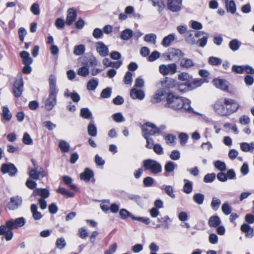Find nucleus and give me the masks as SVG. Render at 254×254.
Masks as SVG:
<instances>
[{
  "mask_svg": "<svg viewBox=\"0 0 254 254\" xmlns=\"http://www.w3.org/2000/svg\"><path fill=\"white\" fill-rule=\"evenodd\" d=\"M239 107V104L235 100L223 98L216 101L213 105V109L219 116L227 117L235 113Z\"/></svg>",
  "mask_w": 254,
  "mask_h": 254,
  "instance_id": "f257e3e1",
  "label": "nucleus"
},
{
  "mask_svg": "<svg viewBox=\"0 0 254 254\" xmlns=\"http://www.w3.org/2000/svg\"><path fill=\"white\" fill-rule=\"evenodd\" d=\"M190 102L186 98H184L172 92L167 93L166 106L174 110L184 109L189 110L190 108Z\"/></svg>",
  "mask_w": 254,
  "mask_h": 254,
  "instance_id": "f03ea898",
  "label": "nucleus"
},
{
  "mask_svg": "<svg viewBox=\"0 0 254 254\" xmlns=\"http://www.w3.org/2000/svg\"><path fill=\"white\" fill-rule=\"evenodd\" d=\"M143 166L146 170H150L151 173L157 174L162 171V166L156 160L148 159L142 162Z\"/></svg>",
  "mask_w": 254,
  "mask_h": 254,
  "instance_id": "7ed1b4c3",
  "label": "nucleus"
},
{
  "mask_svg": "<svg viewBox=\"0 0 254 254\" xmlns=\"http://www.w3.org/2000/svg\"><path fill=\"white\" fill-rule=\"evenodd\" d=\"M143 132V136L147 139L148 135H153L160 133V129L153 124L151 123H146L141 127Z\"/></svg>",
  "mask_w": 254,
  "mask_h": 254,
  "instance_id": "20e7f679",
  "label": "nucleus"
},
{
  "mask_svg": "<svg viewBox=\"0 0 254 254\" xmlns=\"http://www.w3.org/2000/svg\"><path fill=\"white\" fill-rule=\"evenodd\" d=\"M23 81L21 74L17 75L13 84V90L15 97H20L22 93L23 88Z\"/></svg>",
  "mask_w": 254,
  "mask_h": 254,
  "instance_id": "39448f33",
  "label": "nucleus"
},
{
  "mask_svg": "<svg viewBox=\"0 0 254 254\" xmlns=\"http://www.w3.org/2000/svg\"><path fill=\"white\" fill-rule=\"evenodd\" d=\"M159 72L163 75L174 74L177 72V66L176 64L172 63L166 64H161L159 66Z\"/></svg>",
  "mask_w": 254,
  "mask_h": 254,
  "instance_id": "423d86ee",
  "label": "nucleus"
},
{
  "mask_svg": "<svg viewBox=\"0 0 254 254\" xmlns=\"http://www.w3.org/2000/svg\"><path fill=\"white\" fill-rule=\"evenodd\" d=\"M182 0H167V8L172 12H176L182 9Z\"/></svg>",
  "mask_w": 254,
  "mask_h": 254,
  "instance_id": "0eeeda50",
  "label": "nucleus"
},
{
  "mask_svg": "<svg viewBox=\"0 0 254 254\" xmlns=\"http://www.w3.org/2000/svg\"><path fill=\"white\" fill-rule=\"evenodd\" d=\"M22 199L19 196H15L11 197L9 202L6 205L7 208L10 210L17 209L22 204Z\"/></svg>",
  "mask_w": 254,
  "mask_h": 254,
  "instance_id": "6e6552de",
  "label": "nucleus"
},
{
  "mask_svg": "<svg viewBox=\"0 0 254 254\" xmlns=\"http://www.w3.org/2000/svg\"><path fill=\"white\" fill-rule=\"evenodd\" d=\"M57 92H49V95L45 101V106L47 110H51L57 104Z\"/></svg>",
  "mask_w": 254,
  "mask_h": 254,
  "instance_id": "1a4fd4ad",
  "label": "nucleus"
},
{
  "mask_svg": "<svg viewBox=\"0 0 254 254\" xmlns=\"http://www.w3.org/2000/svg\"><path fill=\"white\" fill-rule=\"evenodd\" d=\"M25 223V219L20 217L16 219H11L6 222V226L9 229H16L22 227Z\"/></svg>",
  "mask_w": 254,
  "mask_h": 254,
  "instance_id": "9d476101",
  "label": "nucleus"
},
{
  "mask_svg": "<svg viewBox=\"0 0 254 254\" xmlns=\"http://www.w3.org/2000/svg\"><path fill=\"white\" fill-rule=\"evenodd\" d=\"M1 172L3 174L8 173L10 176L13 177L16 174L17 169L12 163L3 164L1 167Z\"/></svg>",
  "mask_w": 254,
  "mask_h": 254,
  "instance_id": "9b49d317",
  "label": "nucleus"
},
{
  "mask_svg": "<svg viewBox=\"0 0 254 254\" xmlns=\"http://www.w3.org/2000/svg\"><path fill=\"white\" fill-rule=\"evenodd\" d=\"M213 83L214 86L217 88L227 92L230 91L229 83L225 79L215 78L213 80Z\"/></svg>",
  "mask_w": 254,
  "mask_h": 254,
  "instance_id": "f8f14e48",
  "label": "nucleus"
},
{
  "mask_svg": "<svg viewBox=\"0 0 254 254\" xmlns=\"http://www.w3.org/2000/svg\"><path fill=\"white\" fill-rule=\"evenodd\" d=\"M184 56V53L179 49L170 48L168 50V58L170 61H173L179 60Z\"/></svg>",
  "mask_w": 254,
  "mask_h": 254,
  "instance_id": "ddd939ff",
  "label": "nucleus"
},
{
  "mask_svg": "<svg viewBox=\"0 0 254 254\" xmlns=\"http://www.w3.org/2000/svg\"><path fill=\"white\" fill-rule=\"evenodd\" d=\"M96 51L102 57H106L109 54V49L108 47L102 42H97L95 44Z\"/></svg>",
  "mask_w": 254,
  "mask_h": 254,
  "instance_id": "4468645a",
  "label": "nucleus"
},
{
  "mask_svg": "<svg viewBox=\"0 0 254 254\" xmlns=\"http://www.w3.org/2000/svg\"><path fill=\"white\" fill-rule=\"evenodd\" d=\"M194 35L196 37H200L202 36V38H199L197 40V43H199V46L200 47H204L207 43V39L209 37V34L203 31H196Z\"/></svg>",
  "mask_w": 254,
  "mask_h": 254,
  "instance_id": "2eb2a0df",
  "label": "nucleus"
},
{
  "mask_svg": "<svg viewBox=\"0 0 254 254\" xmlns=\"http://www.w3.org/2000/svg\"><path fill=\"white\" fill-rule=\"evenodd\" d=\"M130 96L132 99L142 100L144 98L145 94L143 90L133 88L130 90Z\"/></svg>",
  "mask_w": 254,
  "mask_h": 254,
  "instance_id": "dca6fc26",
  "label": "nucleus"
},
{
  "mask_svg": "<svg viewBox=\"0 0 254 254\" xmlns=\"http://www.w3.org/2000/svg\"><path fill=\"white\" fill-rule=\"evenodd\" d=\"M50 192L46 189H36L34 190L32 196H41V198L45 199L49 197Z\"/></svg>",
  "mask_w": 254,
  "mask_h": 254,
  "instance_id": "f3484780",
  "label": "nucleus"
},
{
  "mask_svg": "<svg viewBox=\"0 0 254 254\" xmlns=\"http://www.w3.org/2000/svg\"><path fill=\"white\" fill-rule=\"evenodd\" d=\"M77 15L75 10L73 8H69L67 11V15L66 19V24L70 25L76 18Z\"/></svg>",
  "mask_w": 254,
  "mask_h": 254,
  "instance_id": "a211bd4d",
  "label": "nucleus"
},
{
  "mask_svg": "<svg viewBox=\"0 0 254 254\" xmlns=\"http://www.w3.org/2000/svg\"><path fill=\"white\" fill-rule=\"evenodd\" d=\"M195 32L192 30L188 31L185 37V40L188 44L194 45L197 43V41L195 38H197L194 35Z\"/></svg>",
  "mask_w": 254,
  "mask_h": 254,
  "instance_id": "6ab92c4d",
  "label": "nucleus"
},
{
  "mask_svg": "<svg viewBox=\"0 0 254 254\" xmlns=\"http://www.w3.org/2000/svg\"><path fill=\"white\" fill-rule=\"evenodd\" d=\"M49 92H57L58 89L57 87L56 77L53 74L50 75L49 77Z\"/></svg>",
  "mask_w": 254,
  "mask_h": 254,
  "instance_id": "aec40b11",
  "label": "nucleus"
},
{
  "mask_svg": "<svg viewBox=\"0 0 254 254\" xmlns=\"http://www.w3.org/2000/svg\"><path fill=\"white\" fill-rule=\"evenodd\" d=\"M161 85L164 88H172L176 85V81L171 78L166 77L161 82Z\"/></svg>",
  "mask_w": 254,
  "mask_h": 254,
  "instance_id": "412c9836",
  "label": "nucleus"
},
{
  "mask_svg": "<svg viewBox=\"0 0 254 254\" xmlns=\"http://www.w3.org/2000/svg\"><path fill=\"white\" fill-rule=\"evenodd\" d=\"M153 6L156 7L159 13H161L165 8V4L163 0H148Z\"/></svg>",
  "mask_w": 254,
  "mask_h": 254,
  "instance_id": "4be33fe9",
  "label": "nucleus"
},
{
  "mask_svg": "<svg viewBox=\"0 0 254 254\" xmlns=\"http://www.w3.org/2000/svg\"><path fill=\"white\" fill-rule=\"evenodd\" d=\"M241 230L245 233L247 238H251L254 235V229L248 224H244L241 227Z\"/></svg>",
  "mask_w": 254,
  "mask_h": 254,
  "instance_id": "5701e85b",
  "label": "nucleus"
},
{
  "mask_svg": "<svg viewBox=\"0 0 254 254\" xmlns=\"http://www.w3.org/2000/svg\"><path fill=\"white\" fill-rule=\"evenodd\" d=\"M221 223L220 217L217 215L211 216L208 221V224L210 227H217Z\"/></svg>",
  "mask_w": 254,
  "mask_h": 254,
  "instance_id": "b1692460",
  "label": "nucleus"
},
{
  "mask_svg": "<svg viewBox=\"0 0 254 254\" xmlns=\"http://www.w3.org/2000/svg\"><path fill=\"white\" fill-rule=\"evenodd\" d=\"M93 176V172L89 168H86L85 171L80 174V177L81 180H82L86 182H88Z\"/></svg>",
  "mask_w": 254,
  "mask_h": 254,
  "instance_id": "393cba45",
  "label": "nucleus"
},
{
  "mask_svg": "<svg viewBox=\"0 0 254 254\" xmlns=\"http://www.w3.org/2000/svg\"><path fill=\"white\" fill-rule=\"evenodd\" d=\"M193 62L192 60L188 58H183L181 61L180 65L184 68H190L194 65Z\"/></svg>",
  "mask_w": 254,
  "mask_h": 254,
  "instance_id": "a878e982",
  "label": "nucleus"
},
{
  "mask_svg": "<svg viewBox=\"0 0 254 254\" xmlns=\"http://www.w3.org/2000/svg\"><path fill=\"white\" fill-rule=\"evenodd\" d=\"M30 210L32 214V216L34 220H38L42 218V215L41 213L38 211V207L36 204H31L30 207Z\"/></svg>",
  "mask_w": 254,
  "mask_h": 254,
  "instance_id": "bb28decb",
  "label": "nucleus"
},
{
  "mask_svg": "<svg viewBox=\"0 0 254 254\" xmlns=\"http://www.w3.org/2000/svg\"><path fill=\"white\" fill-rule=\"evenodd\" d=\"M241 149L244 152H253L254 150V143L243 142L240 144Z\"/></svg>",
  "mask_w": 254,
  "mask_h": 254,
  "instance_id": "cd10ccee",
  "label": "nucleus"
},
{
  "mask_svg": "<svg viewBox=\"0 0 254 254\" xmlns=\"http://www.w3.org/2000/svg\"><path fill=\"white\" fill-rule=\"evenodd\" d=\"M20 55L25 65H30L32 63L33 59L30 57L29 54L27 52L22 51L20 52Z\"/></svg>",
  "mask_w": 254,
  "mask_h": 254,
  "instance_id": "c85d7f7f",
  "label": "nucleus"
},
{
  "mask_svg": "<svg viewBox=\"0 0 254 254\" xmlns=\"http://www.w3.org/2000/svg\"><path fill=\"white\" fill-rule=\"evenodd\" d=\"M165 92L163 90H158L154 96L151 98V102L152 103H157L160 102L162 97L164 95Z\"/></svg>",
  "mask_w": 254,
  "mask_h": 254,
  "instance_id": "c756f323",
  "label": "nucleus"
},
{
  "mask_svg": "<svg viewBox=\"0 0 254 254\" xmlns=\"http://www.w3.org/2000/svg\"><path fill=\"white\" fill-rule=\"evenodd\" d=\"M133 35V31L130 29H126L123 30L121 34V38L124 40H128Z\"/></svg>",
  "mask_w": 254,
  "mask_h": 254,
  "instance_id": "7c9ffc66",
  "label": "nucleus"
},
{
  "mask_svg": "<svg viewBox=\"0 0 254 254\" xmlns=\"http://www.w3.org/2000/svg\"><path fill=\"white\" fill-rule=\"evenodd\" d=\"M175 36L173 34H169L165 37L162 41V45L165 47L169 46L171 43L175 40Z\"/></svg>",
  "mask_w": 254,
  "mask_h": 254,
  "instance_id": "2f4dec72",
  "label": "nucleus"
},
{
  "mask_svg": "<svg viewBox=\"0 0 254 254\" xmlns=\"http://www.w3.org/2000/svg\"><path fill=\"white\" fill-rule=\"evenodd\" d=\"M85 51V46L83 44L76 45L74 47L73 54L76 56L82 55Z\"/></svg>",
  "mask_w": 254,
  "mask_h": 254,
  "instance_id": "473e14b6",
  "label": "nucleus"
},
{
  "mask_svg": "<svg viewBox=\"0 0 254 254\" xmlns=\"http://www.w3.org/2000/svg\"><path fill=\"white\" fill-rule=\"evenodd\" d=\"M203 83L202 79H195L190 83H188V89L192 90L200 86Z\"/></svg>",
  "mask_w": 254,
  "mask_h": 254,
  "instance_id": "72a5a7b5",
  "label": "nucleus"
},
{
  "mask_svg": "<svg viewBox=\"0 0 254 254\" xmlns=\"http://www.w3.org/2000/svg\"><path fill=\"white\" fill-rule=\"evenodd\" d=\"M178 76L179 80L186 82L190 81L192 78L191 75L186 72H182L180 73Z\"/></svg>",
  "mask_w": 254,
  "mask_h": 254,
  "instance_id": "f704fd0d",
  "label": "nucleus"
},
{
  "mask_svg": "<svg viewBox=\"0 0 254 254\" xmlns=\"http://www.w3.org/2000/svg\"><path fill=\"white\" fill-rule=\"evenodd\" d=\"M184 182L185 184L183 187V190L186 193L189 194L192 190V183L186 179L184 180Z\"/></svg>",
  "mask_w": 254,
  "mask_h": 254,
  "instance_id": "c9c22d12",
  "label": "nucleus"
},
{
  "mask_svg": "<svg viewBox=\"0 0 254 254\" xmlns=\"http://www.w3.org/2000/svg\"><path fill=\"white\" fill-rule=\"evenodd\" d=\"M156 35L153 33L146 34L144 37V40L148 43H150L153 45L156 44Z\"/></svg>",
  "mask_w": 254,
  "mask_h": 254,
  "instance_id": "e433bc0d",
  "label": "nucleus"
},
{
  "mask_svg": "<svg viewBox=\"0 0 254 254\" xmlns=\"http://www.w3.org/2000/svg\"><path fill=\"white\" fill-rule=\"evenodd\" d=\"M241 44L238 40L233 39L229 42V46L231 50L236 51L239 49Z\"/></svg>",
  "mask_w": 254,
  "mask_h": 254,
  "instance_id": "4c0bfd02",
  "label": "nucleus"
},
{
  "mask_svg": "<svg viewBox=\"0 0 254 254\" xmlns=\"http://www.w3.org/2000/svg\"><path fill=\"white\" fill-rule=\"evenodd\" d=\"M226 7L227 10L234 14L236 11V4L234 0H232L229 2H226Z\"/></svg>",
  "mask_w": 254,
  "mask_h": 254,
  "instance_id": "58836bf2",
  "label": "nucleus"
},
{
  "mask_svg": "<svg viewBox=\"0 0 254 254\" xmlns=\"http://www.w3.org/2000/svg\"><path fill=\"white\" fill-rule=\"evenodd\" d=\"M162 190H164L167 195L172 198L175 197V194L174 193V189L172 186L170 185L164 186L161 188Z\"/></svg>",
  "mask_w": 254,
  "mask_h": 254,
  "instance_id": "ea45409f",
  "label": "nucleus"
},
{
  "mask_svg": "<svg viewBox=\"0 0 254 254\" xmlns=\"http://www.w3.org/2000/svg\"><path fill=\"white\" fill-rule=\"evenodd\" d=\"M176 167V164L171 161L168 162L165 166V170L166 173H165V176H167V173L172 172L174 171Z\"/></svg>",
  "mask_w": 254,
  "mask_h": 254,
  "instance_id": "a19ab883",
  "label": "nucleus"
},
{
  "mask_svg": "<svg viewBox=\"0 0 254 254\" xmlns=\"http://www.w3.org/2000/svg\"><path fill=\"white\" fill-rule=\"evenodd\" d=\"M98 85V81L95 78H92L88 81L87 85V88L89 90H94Z\"/></svg>",
  "mask_w": 254,
  "mask_h": 254,
  "instance_id": "79ce46f5",
  "label": "nucleus"
},
{
  "mask_svg": "<svg viewBox=\"0 0 254 254\" xmlns=\"http://www.w3.org/2000/svg\"><path fill=\"white\" fill-rule=\"evenodd\" d=\"M2 116L4 120L9 121L12 118V114L10 112L9 110L7 107L3 106L2 107Z\"/></svg>",
  "mask_w": 254,
  "mask_h": 254,
  "instance_id": "37998d69",
  "label": "nucleus"
},
{
  "mask_svg": "<svg viewBox=\"0 0 254 254\" xmlns=\"http://www.w3.org/2000/svg\"><path fill=\"white\" fill-rule=\"evenodd\" d=\"M89 74V70L87 66H82L77 70V74L82 77H86Z\"/></svg>",
  "mask_w": 254,
  "mask_h": 254,
  "instance_id": "c03bdc74",
  "label": "nucleus"
},
{
  "mask_svg": "<svg viewBox=\"0 0 254 254\" xmlns=\"http://www.w3.org/2000/svg\"><path fill=\"white\" fill-rule=\"evenodd\" d=\"M165 140L166 144L171 146H174L176 140V137L175 135L169 134L165 137Z\"/></svg>",
  "mask_w": 254,
  "mask_h": 254,
  "instance_id": "a18cd8bd",
  "label": "nucleus"
},
{
  "mask_svg": "<svg viewBox=\"0 0 254 254\" xmlns=\"http://www.w3.org/2000/svg\"><path fill=\"white\" fill-rule=\"evenodd\" d=\"M204 199V196L201 193H196L193 196L194 201L199 205L203 203Z\"/></svg>",
  "mask_w": 254,
  "mask_h": 254,
  "instance_id": "49530a36",
  "label": "nucleus"
},
{
  "mask_svg": "<svg viewBox=\"0 0 254 254\" xmlns=\"http://www.w3.org/2000/svg\"><path fill=\"white\" fill-rule=\"evenodd\" d=\"M221 203V200L217 197H213L211 202V207L214 210H217Z\"/></svg>",
  "mask_w": 254,
  "mask_h": 254,
  "instance_id": "de8ad7c7",
  "label": "nucleus"
},
{
  "mask_svg": "<svg viewBox=\"0 0 254 254\" xmlns=\"http://www.w3.org/2000/svg\"><path fill=\"white\" fill-rule=\"evenodd\" d=\"M59 146L64 152H67L69 151L70 146L68 143L64 140H61L59 142Z\"/></svg>",
  "mask_w": 254,
  "mask_h": 254,
  "instance_id": "09e8293b",
  "label": "nucleus"
},
{
  "mask_svg": "<svg viewBox=\"0 0 254 254\" xmlns=\"http://www.w3.org/2000/svg\"><path fill=\"white\" fill-rule=\"evenodd\" d=\"M178 138L180 140V144L182 146H185L187 143L189 136L187 133L182 132L179 134Z\"/></svg>",
  "mask_w": 254,
  "mask_h": 254,
  "instance_id": "8fccbe9b",
  "label": "nucleus"
},
{
  "mask_svg": "<svg viewBox=\"0 0 254 254\" xmlns=\"http://www.w3.org/2000/svg\"><path fill=\"white\" fill-rule=\"evenodd\" d=\"M239 122L241 125L246 126L250 123L251 119L248 116L243 115L240 117Z\"/></svg>",
  "mask_w": 254,
  "mask_h": 254,
  "instance_id": "3c124183",
  "label": "nucleus"
},
{
  "mask_svg": "<svg viewBox=\"0 0 254 254\" xmlns=\"http://www.w3.org/2000/svg\"><path fill=\"white\" fill-rule=\"evenodd\" d=\"M128 198L138 205H141L142 203V199L138 195L131 194L128 195Z\"/></svg>",
  "mask_w": 254,
  "mask_h": 254,
  "instance_id": "603ef678",
  "label": "nucleus"
},
{
  "mask_svg": "<svg viewBox=\"0 0 254 254\" xmlns=\"http://www.w3.org/2000/svg\"><path fill=\"white\" fill-rule=\"evenodd\" d=\"M221 210L223 213L226 215L230 214L232 212V208L227 202H225L222 204Z\"/></svg>",
  "mask_w": 254,
  "mask_h": 254,
  "instance_id": "864d4df0",
  "label": "nucleus"
},
{
  "mask_svg": "<svg viewBox=\"0 0 254 254\" xmlns=\"http://www.w3.org/2000/svg\"><path fill=\"white\" fill-rule=\"evenodd\" d=\"M214 167L221 171L226 170V166L224 162L218 160L214 162Z\"/></svg>",
  "mask_w": 254,
  "mask_h": 254,
  "instance_id": "5fc2aeb1",
  "label": "nucleus"
},
{
  "mask_svg": "<svg viewBox=\"0 0 254 254\" xmlns=\"http://www.w3.org/2000/svg\"><path fill=\"white\" fill-rule=\"evenodd\" d=\"M88 133L89 135L92 136H96L97 135V128L96 126L90 123L88 126Z\"/></svg>",
  "mask_w": 254,
  "mask_h": 254,
  "instance_id": "6e6d98bb",
  "label": "nucleus"
},
{
  "mask_svg": "<svg viewBox=\"0 0 254 254\" xmlns=\"http://www.w3.org/2000/svg\"><path fill=\"white\" fill-rule=\"evenodd\" d=\"M28 174L31 178L34 180H38L39 174L38 167H35V169H29Z\"/></svg>",
  "mask_w": 254,
  "mask_h": 254,
  "instance_id": "4d7b16f0",
  "label": "nucleus"
},
{
  "mask_svg": "<svg viewBox=\"0 0 254 254\" xmlns=\"http://www.w3.org/2000/svg\"><path fill=\"white\" fill-rule=\"evenodd\" d=\"M80 115L85 119H89L92 116V113L88 108H84L81 109Z\"/></svg>",
  "mask_w": 254,
  "mask_h": 254,
  "instance_id": "13d9d810",
  "label": "nucleus"
},
{
  "mask_svg": "<svg viewBox=\"0 0 254 254\" xmlns=\"http://www.w3.org/2000/svg\"><path fill=\"white\" fill-rule=\"evenodd\" d=\"M56 246L59 249H63L66 246V242L64 238H58L56 242Z\"/></svg>",
  "mask_w": 254,
  "mask_h": 254,
  "instance_id": "bf43d9fd",
  "label": "nucleus"
},
{
  "mask_svg": "<svg viewBox=\"0 0 254 254\" xmlns=\"http://www.w3.org/2000/svg\"><path fill=\"white\" fill-rule=\"evenodd\" d=\"M115 122L117 123L123 122L125 121V118L121 113H117L112 115Z\"/></svg>",
  "mask_w": 254,
  "mask_h": 254,
  "instance_id": "052dcab7",
  "label": "nucleus"
},
{
  "mask_svg": "<svg viewBox=\"0 0 254 254\" xmlns=\"http://www.w3.org/2000/svg\"><path fill=\"white\" fill-rule=\"evenodd\" d=\"M208 63L212 65H218L221 64L222 60L218 58L211 57L209 59Z\"/></svg>",
  "mask_w": 254,
  "mask_h": 254,
  "instance_id": "680f3d73",
  "label": "nucleus"
},
{
  "mask_svg": "<svg viewBox=\"0 0 254 254\" xmlns=\"http://www.w3.org/2000/svg\"><path fill=\"white\" fill-rule=\"evenodd\" d=\"M244 65H233L232 67V70L236 73L242 74L244 72Z\"/></svg>",
  "mask_w": 254,
  "mask_h": 254,
  "instance_id": "e2e57ef3",
  "label": "nucleus"
},
{
  "mask_svg": "<svg viewBox=\"0 0 254 254\" xmlns=\"http://www.w3.org/2000/svg\"><path fill=\"white\" fill-rule=\"evenodd\" d=\"M120 215L123 219H126L127 217H129L132 219V216H133V215L125 209H122L120 211Z\"/></svg>",
  "mask_w": 254,
  "mask_h": 254,
  "instance_id": "0e129e2a",
  "label": "nucleus"
},
{
  "mask_svg": "<svg viewBox=\"0 0 254 254\" xmlns=\"http://www.w3.org/2000/svg\"><path fill=\"white\" fill-rule=\"evenodd\" d=\"M65 24H66V21H64V20L61 18H58L55 21V26L58 29H63Z\"/></svg>",
  "mask_w": 254,
  "mask_h": 254,
  "instance_id": "69168bd1",
  "label": "nucleus"
},
{
  "mask_svg": "<svg viewBox=\"0 0 254 254\" xmlns=\"http://www.w3.org/2000/svg\"><path fill=\"white\" fill-rule=\"evenodd\" d=\"M160 57V54L158 51L153 52L148 57V60L149 62H153Z\"/></svg>",
  "mask_w": 254,
  "mask_h": 254,
  "instance_id": "338daca9",
  "label": "nucleus"
},
{
  "mask_svg": "<svg viewBox=\"0 0 254 254\" xmlns=\"http://www.w3.org/2000/svg\"><path fill=\"white\" fill-rule=\"evenodd\" d=\"M23 142L25 144L30 145L32 144L33 140L29 134L25 133L23 136Z\"/></svg>",
  "mask_w": 254,
  "mask_h": 254,
  "instance_id": "774afa93",
  "label": "nucleus"
}]
</instances>
